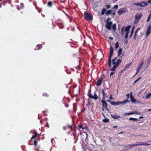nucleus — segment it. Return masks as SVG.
Segmentation results:
<instances>
[{
    "label": "nucleus",
    "mask_w": 151,
    "mask_h": 151,
    "mask_svg": "<svg viewBox=\"0 0 151 151\" xmlns=\"http://www.w3.org/2000/svg\"><path fill=\"white\" fill-rule=\"evenodd\" d=\"M117 57H115L112 60V64L114 65V66L113 68L111 69V71H115L121 62L122 60L119 59L117 60Z\"/></svg>",
    "instance_id": "f257e3e1"
},
{
    "label": "nucleus",
    "mask_w": 151,
    "mask_h": 151,
    "mask_svg": "<svg viewBox=\"0 0 151 151\" xmlns=\"http://www.w3.org/2000/svg\"><path fill=\"white\" fill-rule=\"evenodd\" d=\"M131 26H128L123 31L124 28H122L121 29L122 33V35L125 34V39H127L128 37V34L129 32V29L130 28Z\"/></svg>",
    "instance_id": "f03ea898"
},
{
    "label": "nucleus",
    "mask_w": 151,
    "mask_h": 151,
    "mask_svg": "<svg viewBox=\"0 0 151 151\" xmlns=\"http://www.w3.org/2000/svg\"><path fill=\"white\" fill-rule=\"evenodd\" d=\"M85 19L87 21H90L92 19L93 17L91 14L87 12L84 13Z\"/></svg>",
    "instance_id": "7ed1b4c3"
},
{
    "label": "nucleus",
    "mask_w": 151,
    "mask_h": 151,
    "mask_svg": "<svg viewBox=\"0 0 151 151\" xmlns=\"http://www.w3.org/2000/svg\"><path fill=\"white\" fill-rule=\"evenodd\" d=\"M142 15L141 13L137 14L135 16V19L136 20L135 21V23L137 22L140 19L141 17L142 16Z\"/></svg>",
    "instance_id": "20e7f679"
},
{
    "label": "nucleus",
    "mask_w": 151,
    "mask_h": 151,
    "mask_svg": "<svg viewBox=\"0 0 151 151\" xmlns=\"http://www.w3.org/2000/svg\"><path fill=\"white\" fill-rule=\"evenodd\" d=\"M112 24V22H106V27L108 30H110L111 29V26Z\"/></svg>",
    "instance_id": "39448f33"
},
{
    "label": "nucleus",
    "mask_w": 151,
    "mask_h": 151,
    "mask_svg": "<svg viewBox=\"0 0 151 151\" xmlns=\"http://www.w3.org/2000/svg\"><path fill=\"white\" fill-rule=\"evenodd\" d=\"M88 96L90 98H92L95 100H97L98 98V96L96 93H94L93 96H92L91 94L90 93L88 94Z\"/></svg>",
    "instance_id": "423d86ee"
},
{
    "label": "nucleus",
    "mask_w": 151,
    "mask_h": 151,
    "mask_svg": "<svg viewBox=\"0 0 151 151\" xmlns=\"http://www.w3.org/2000/svg\"><path fill=\"white\" fill-rule=\"evenodd\" d=\"M151 31V25H149L148 26L147 29V31L146 32V37L150 34V32Z\"/></svg>",
    "instance_id": "0eeeda50"
},
{
    "label": "nucleus",
    "mask_w": 151,
    "mask_h": 151,
    "mask_svg": "<svg viewBox=\"0 0 151 151\" xmlns=\"http://www.w3.org/2000/svg\"><path fill=\"white\" fill-rule=\"evenodd\" d=\"M126 9L125 8H122L118 10V12L119 15H122L125 13L126 12Z\"/></svg>",
    "instance_id": "6e6552de"
},
{
    "label": "nucleus",
    "mask_w": 151,
    "mask_h": 151,
    "mask_svg": "<svg viewBox=\"0 0 151 151\" xmlns=\"http://www.w3.org/2000/svg\"><path fill=\"white\" fill-rule=\"evenodd\" d=\"M140 7H144L147 6L148 5V4L147 3V2H146L145 1H143L140 2Z\"/></svg>",
    "instance_id": "1a4fd4ad"
},
{
    "label": "nucleus",
    "mask_w": 151,
    "mask_h": 151,
    "mask_svg": "<svg viewBox=\"0 0 151 151\" xmlns=\"http://www.w3.org/2000/svg\"><path fill=\"white\" fill-rule=\"evenodd\" d=\"M122 49L121 48H119L118 50L117 56L119 57L120 58H122V56H124V54H122V56H121V55L122 54Z\"/></svg>",
    "instance_id": "9d476101"
},
{
    "label": "nucleus",
    "mask_w": 151,
    "mask_h": 151,
    "mask_svg": "<svg viewBox=\"0 0 151 151\" xmlns=\"http://www.w3.org/2000/svg\"><path fill=\"white\" fill-rule=\"evenodd\" d=\"M113 55L110 54L109 57L108 66L110 67L111 66V58Z\"/></svg>",
    "instance_id": "9b49d317"
},
{
    "label": "nucleus",
    "mask_w": 151,
    "mask_h": 151,
    "mask_svg": "<svg viewBox=\"0 0 151 151\" xmlns=\"http://www.w3.org/2000/svg\"><path fill=\"white\" fill-rule=\"evenodd\" d=\"M107 90L106 89H104L103 90V91H102V93H103V98H102V100H105V97L106 96V91Z\"/></svg>",
    "instance_id": "f8f14e48"
},
{
    "label": "nucleus",
    "mask_w": 151,
    "mask_h": 151,
    "mask_svg": "<svg viewBox=\"0 0 151 151\" xmlns=\"http://www.w3.org/2000/svg\"><path fill=\"white\" fill-rule=\"evenodd\" d=\"M111 116L114 119H117L121 117L120 116L114 114H111Z\"/></svg>",
    "instance_id": "ddd939ff"
},
{
    "label": "nucleus",
    "mask_w": 151,
    "mask_h": 151,
    "mask_svg": "<svg viewBox=\"0 0 151 151\" xmlns=\"http://www.w3.org/2000/svg\"><path fill=\"white\" fill-rule=\"evenodd\" d=\"M102 78H100V79H99L98 80L97 82L96 83L97 86H99L101 84V82H102Z\"/></svg>",
    "instance_id": "4468645a"
},
{
    "label": "nucleus",
    "mask_w": 151,
    "mask_h": 151,
    "mask_svg": "<svg viewBox=\"0 0 151 151\" xmlns=\"http://www.w3.org/2000/svg\"><path fill=\"white\" fill-rule=\"evenodd\" d=\"M144 63L142 61L141 63H140L139 65L138 66L137 69V70L138 71V70H140L141 68L142 67V66H143V65Z\"/></svg>",
    "instance_id": "2eb2a0df"
},
{
    "label": "nucleus",
    "mask_w": 151,
    "mask_h": 151,
    "mask_svg": "<svg viewBox=\"0 0 151 151\" xmlns=\"http://www.w3.org/2000/svg\"><path fill=\"white\" fill-rule=\"evenodd\" d=\"M101 102L103 103V107H106L107 106V104L106 103V102L104 100H102V101Z\"/></svg>",
    "instance_id": "dca6fc26"
},
{
    "label": "nucleus",
    "mask_w": 151,
    "mask_h": 151,
    "mask_svg": "<svg viewBox=\"0 0 151 151\" xmlns=\"http://www.w3.org/2000/svg\"><path fill=\"white\" fill-rule=\"evenodd\" d=\"M114 53V48L112 46H110V54L113 55Z\"/></svg>",
    "instance_id": "f3484780"
},
{
    "label": "nucleus",
    "mask_w": 151,
    "mask_h": 151,
    "mask_svg": "<svg viewBox=\"0 0 151 151\" xmlns=\"http://www.w3.org/2000/svg\"><path fill=\"white\" fill-rule=\"evenodd\" d=\"M131 101L133 103H134L137 101L134 98L133 96H130Z\"/></svg>",
    "instance_id": "a211bd4d"
},
{
    "label": "nucleus",
    "mask_w": 151,
    "mask_h": 151,
    "mask_svg": "<svg viewBox=\"0 0 151 151\" xmlns=\"http://www.w3.org/2000/svg\"><path fill=\"white\" fill-rule=\"evenodd\" d=\"M111 104L113 105H116L120 104V102L118 101L117 102H114V101H112L111 102Z\"/></svg>",
    "instance_id": "6ab92c4d"
},
{
    "label": "nucleus",
    "mask_w": 151,
    "mask_h": 151,
    "mask_svg": "<svg viewBox=\"0 0 151 151\" xmlns=\"http://www.w3.org/2000/svg\"><path fill=\"white\" fill-rule=\"evenodd\" d=\"M129 101L128 99H126L122 102H120V104H125L127 102H129Z\"/></svg>",
    "instance_id": "aec40b11"
},
{
    "label": "nucleus",
    "mask_w": 151,
    "mask_h": 151,
    "mask_svg": "<svg viewBox=\"0 0 151 151\" xmlns=\"http://www.w3.org/2000/svg\"><path fill=\"white\" fill-rule=\"evenodd\" d=\"M119 47V44L118 42H117L115 44V49L116 50Z\"/></svg>",
    "instance_id": "412c9836"
},
{
    "label": "nucleus",
    "mask_w": 151,
    "mask_h": 151,
    "mask_svg": "<svg viewBox=\"0 0 151 151\" xmlns=\"http://www.w3.org/2000/svg\"><path fill=\"white\" fill-rule=\"evenodd\" d=\"M132 64V63H130L129 64H127L125 67V69H127L129 68V66L131 65Z\"/></svg>",
    "instance_id": "4be33fe9"
},
{
    "label": "nucleus",
    "mask_w": 151,
    "mask_h": 151,
    "mask_svg": "<svg viewBox=\"0 0 151 151\" xmlns=\"http://www.w3.org/2000/svg\"><path fill=\"white\" fill-rule=\"evenodd\" d=\"M112 29L114 31H115L116 29V24H114L112 25Z\"/></svg>",
    "instance_id": "5701e85b"
},
{
    "label": "nucleus",
    "mask_w": 151,
    "mask_h": 151,
    "mask_svg": "<svg viewBox=\"0 0 151 151\" xmlns=\"http://www.w3.org/2000/svg\"><path fill=\"white\" fill-rule=\"evenodd\" d=\"M103 122H109V120L108 119L106 118L103 120Z\"/></svg>",
    "instance_id": "b1692460"
},
{
    "label": "nucleus",
    "mask_w": 151,
    "mask_h": 151,
    "mask_svg": "<svg viewBox=\"0 0 151 151\" xmlns=\"http://www.w3.org/2000/svg\"><path fill=\"white\" fill-rule=\"evenodd\" d=\"M129 119L131 120H132V121H137L138 120V119H136V118H132V117L130 118H129Z\"/></svg>",
    "instance_id": "393cba45"
},
{
    "label": "nucleus",
    "mask_w": 151,
    "mask_h": 151,
    "mask_svg": "<svg viewBox=\"0 0 151 151\" xmlns=\"http://www.w3.org/2000/svg\"><path fill=\"white\" fill-rule=\"evenodd\" d=\"M129 147H135L137 146H139V144H132V145H129Z\"/></svg>",
    "instance_id": "a878e982"
},
{
    "label": "nucleus",
    "mask_w": 151,
    "mask_h": 151,
    "mask_svg": "<svg viewBox=\"0 0 151 151\" xmlns=\"http://www.w3.org/2000/svg\"><path fill=\"white\" fill-rule=\"evenodd\" d=\"M150 144L148 143H139V145H145L148 146L150 145Z\"/></svg>",
    "instance_id": "bb28decb"
},
{
    "label": "nucleus",
    "mask_w": 151,
    "mask_h": 151,
    "mask_svg": "<svg viewBox=\"0 0 151 151\" xmlns=\"http://www.w3.org/2000/svg\"><path fill=\"white\" fill-rule=\"evenodd\" d=\"M37 136V132H35V134L33 135L32 136V137H31V139H33L35 138Z\"/></svg>",
    "instance_id": "cd10ccee"
},
{
    "label": "nucleus",
    "mask_w": 151,
    "mask_h": 151,
    "mask_svg": "<svg viewBox=\"0 0 151 151\" xmlns=\"http://www.w3.org/2000/svg\"><path fill=\"white\" fill-rule=\"evenodd\" d=\"M106 11V9H103L102 10V12H101V14L102 15H103L105 13V12Z\"/></svg>",
    "instance_id": "c85d7f7f"
},
{
    "label": "nucleus",
    "mask_w": 151,
    "mask_h": 151,
    "mask_svg": "<svg viewBox=\"0 0 151 151\" xmlns=\"http://www.w3.org/2000/svg\"><path fill=\"white\" fill-rule=\"evenodd\" d=\"M47 5L49 7L52 6V2L51 1H49L47 4Z\"/></svg>",
    "instance_id": "c756f323"
},
{
    "label": "nucleus",
    "mask_w": 151,
    "mask_h": 151,
    "mask_svg": "<svg viewBox=\"0 0 151 151\" xmlns=\"http://www.w3.org/2000/svg\"><path fill=\"white\" fill-rule=\"evenodd\" d=\"M151 96V93L147 94L145 96V97L147 99H148Z\"/></svg>",
    "instance_id": "7c9ffc66"
},
{
    "label": "nucleus",
    "mask_w": 151,
    "mask_h": 151,
    "mask_svg": "<svg viewBox=\"0 0 151 151\" xmlns=\"http://www.w3.org/2000/svg\"><path fill=\"white\" fill-rule=\"evenodd\" d=\"M111 10H108L106 13V15L109 14H111Z\"/></svg>",
    "instance_id": "2f4dec72"
},
{
    "label": "nucleus",
    "mask_w": 151,
    "mask_h": 151,
    "mask_svg": "<svg viewBox=\"0 0 151 151\" xmlns=\"http://www.w3.org/2000/svg\"><path fill=\"white\" fill-rule=\"evenodd\" d=\"M139 28H138L137 29V30H136L135 32V34H134V39H135V38H136V37L137 36V31L139 30Z\"/></svg>",
    "instance_id": "473e14b6"
},
{
    "label": "nucleus",
    "mask_w": 151,
    "mask_h": 151,
    "mask_svg": "<svg viewBox=\"0 0 151 151\" xmlns=\"http://www.w3.org/2000/svg\"><path fill=\"white\" fill-rule=\"evenodd\" d=\"M134 4L137 6H139V7H140V3H134Z\"/></svg>",
    "instance_id": "72a5a7b5"
},
{
    "label": "nucleus",
    "mask_w": 151,
    "mask_h": 151,
    "mask_svg": "<svg viewBox=\"0 0 151 151\" xmlns=\"http://www.w3.org/2000/svg\"><path fill=\"white\" fill-rule=\"evenodd\" d=\"M135 28V27L134 26H133V27H132V31H131V35L130 36V37H131L133 33V32H134V28Z\"/></svg>",
    "instance_id": "f704fd0d"
},
{
    "label": "nucleus",
    "mask_w": 151,
    "mask_h": 151,
    "mask_svg": "<svg viewBox=\"0 0 151 151\" xmlns=\"http://www.w3.org/2000/svg\"><path fill=\"white\" fill-rule=\"evenodd\" d=\"M40 45H37L35 48V50H37L40 49Z\"/></svg>",
    "instance_id": "c9c22d12"
},
{
    "label": "nucleus",
    "mask_w": 151,
    "mask_h": 151,
    "mask_svg": "<svg viewBox=\"0 0 151 151\" xmlns=\"http://www.w3.org/2000/svg\"><path fill=\"white\" fill-rule=\"evenodd\" d=\"M151 17V14H150V15H149V16L147 18V22H148L150 20Z\"/></svg>",
    "instance_id": "e433bc0d"
},
{
    "label": "nucleus",
    "mask_w": 151,
    "mask_h": 151,
    "mask_svg": "<svg viewBox=\"0 0 151 151\" xmlns=\"http://www.w3.org/2000/svg\"><path fill=\"white\" fill-rule=\"evenodd\" d=\"M141 78V77H140L138 79H137L134 81V83H136Z\"/></svg>",
    "instance_id": "4c0bfd02"
},
{
    "label": "nucleus",
    "mask_w": 151,
    "mask_h": 151,
    "mask_svg": "<svg viewBox=\"0 0 151 151\" xmlns=\"http://www.w3.org/2000/svg\"><path fill=\"white\" fill-rule=\"evenodd\" d=\"M131 112L128 113H125L124 114V115L127 116L128 115H131Z\"/></svg>",
    "instance_id": "58836bf2"
},
{
    "label": "nucleus",
    "mask_w": 151,
    "mask_h": 151,
    "mask_svg": "<svg viewBox=\"0 0 151 151\" xmlns=\"http://www.w3.org/2000/svg\"><path fill=\"white\" fill-rule=\"evenodd\" d=\"M118 7V5H116L114 6L113 8L115 9H117Z\"/></svg>",
    "instance_id": "ea45409f"
},
{
    "label": "nucleus",
    "mask_w": 151,
    "mask_h": 151,
    "mask_svg": "<svg viewBox=\"0 0 151 151\" xmlns=\"http://www.w3.org/2000/svg\"><path fill=\"white\" fill-rule=\"evenodd\" d=\"M110 5H107L106 6V7L107 9H108L110 8Z\"/></svg>",
    "instance_id": "a19ab883"
},
{
    "label": "nucleus",
    "mask_w": 151,
    "mask_h": 151,
    "mask_svg": "<svg viewBox=\"0 0 151 151\" xmlns=\"http://www.w3.org/2000/svg\"><path fill=\"white\" fill-rule=\"evenodd\" d=\"M126 96L127 97V99L128 100L129 97V94H128L126 95Z\"/></svg>",
    "instance_id": "79ce46f5"
},
{
    "label": "nucleus",
    "mask_w": 151,
    "mask_h": 151,
    "mask_svg": "<svg viewBox=\"0 0 151 151\" xmlns=\"http://www.w3.org/2000/svg\"><path fill=\"white\" fill-rule=\"evenodd\" d=\"M147 2L148 3L151 4V0H148Z\"/></svg>",
    "instance_id": "37998d69"
},
{
    "label": "nucleus",
    "mask_w": 151,
    "mask_h": 151,
    "mask_svg": "<svg viewBox=\"0 0 151 151\" xmlns=\"http://www.w3.org/2000/svg\"><path fill=\"white\" fill-rule=\"evenodd\" d=\"M131 114H135V111H133L132 112H131Z\"/></svg>",
    "instance_id": "c03bdc74"
},
{
    "label": "nucleus",
    "mask_w": 151,
    "mask_h": 151,
    "mask_svg": "<svg viewBox=\"0 0 151 151\" xmlns=\"http://www.w3.org/2000/svg\"><path fill=\"white\" fill-rule=\"evenodd\" d=\"M114 73V72H112L110 74V76H112V75H113Z\"/></svg>",
    "instance_id": "a18cd8bd"
},
{
    "label": "nucleus",
    "mask_w": 151,
    "mask_h": 151,
    "mask_svg": "<svg viewBox=\"0 0 151 151\" xmlns=\"http://www.w3.org/2000/svg\"><path fill=\"white\" fill-rule=\"evenodd\" d=\"M21 6L22 7V8L24 6V4L23 3H21Z\"/></svg>",
    "instance_id": "49530a36"
},
{
    "label": "nucleus",
    "mask_w": 151,
    "mask_h": 151,
    "mask_svg": "<svg viewBox=\"0 0 151 151\" xmlns=\"http://www.w3.org/2000/svg\"><path fill=\"white\" fill-rule=\"evenodd\" d=\"M110 99H113V98L112 97L111 95L110 96L109 98Z\"/></svg>",
    "instance_id": "de8ad7c7"
},
{
    "label": "nucleus",
    "mask_w": 151,
    "mask_h": 151,
    "mask_svg": "<svg viewBox=\"0 0 151 151\" xmlns=\"http://www.w3.org/2000/svg\"><path fill=\"white\" fill-rule=\"evenodd\" d=\"M106 101H107V102H110V103H111V102H112V101H110V100H107Z\"/></svg>",
    "instance_id": "09e8293b"
},
{
    "label": "nucleus",
    "mask_w": 151,
    "mask_h": 151,
    "mask_svg": "<svg viewBox=\"0 0 151 151\" xmlns=\"http://www.w3.org/2000/svg\"><path fill=\"white\" fill-rule=\"evenodd\" d=\"M139 70H138V71L137 70V72H136V73L135 74V75L137 74L138 73V72H139Z\"/></svg>",
    "instance_id": "8fccbe9b"
},
{
    "label": "nucleus",
    "mask_w": 151,
    "mask_h": 151,
    "mask_svg": "<svg viewBox=\"0 0 151 151\" xmlns=\"http://www.w3.org/2000/svg\"><path fill=\"white\" fill-rule=\"evenodd\" d=\"M37 144V142L36 141H35L34 142V145H36Z\"/></svg>",
    "instance_id": "3c124183"
},
{
    "label": "nucleus",
    "mask_w": 151,
    "mask_h": 151,
    "mask_svg": "<svg viewBox=\"0 0 151 151\" xmlns=\"http://www.w3.org/2000/svg\"><path fill=\"white\" fill-rule=\"evenodd\" d=\"M130 96H133L132 92H130Z\"/></svg>",
    "instance_id": "603ef678"
},
{
    "label": "nucleus",
    "mask_w": 151,
    "mask_h": 151,
    "mask_svg": "<svg viewBox=\"0 0 151 151\" xmlns=\"http://www.w3.org/2000/svg\"><path fill=\"white\" fill-rule=\"evenodd\" d=\"M144 117L142 116H140L139 117V119H142Z\"/></svg>",
    "instance_id": "864d4df0"
},
{
    "label": "nucleus",
    "mask_w": 151,
    "mask_h": 151,
    "mask_svg": "<svg viewBox=\"0 0 151 151\" xmlns=\"http://www.w3.org/2000/svg\"><path fill=\"white\" fill-rule=\"evenodd\" d=\"M135 114H139V113H138V112L137 111H135Z\"/></svg>",
    "instance_id": "5fc2aeb1"
},
{
    "label": "nucleus",
    "mask_w": 151,
    "mask_h": 151,
    "mask_svg": "<svg viewBox=\"0 0 151 151\" xmlns=\"http://www.w3.org/2000/svg\"><path fill=\"white\" fill-rule=\"evenodd\" d=\"M105 109L107 110V111H109V109L108 108H107V106L105 107Z\"/></svg>",
    "instance_id": "6e6d98bb"
},
{
    "label": "nucleus",
    "mask_w": 151,
    "mask_h": 151,
    "mask_svg": "<svg viewBox=\"0 0 151 151\" xmlns=\"http://www.w3.org/2000/svg\"><path fill=\"white\" fill-rule=\"evenodd\" d=\"M118 127V126H113V128H116Z\"/></svg>",
    "instance_id": "4d7b16f0"
},
{
    "label": "nucleus",
    "mask_w": 151,
    "mask_h": 151,
    "mask_svg": "<svg viewBox=\"0 0 151 151\" xmlns=\"http://www.w3.org/2000/svg\"><path fill=\"white\" fill-rule=\"evenodd\" d=\"M71 127H72V126H71V125L69 126H68V127H69V128H71Z\"/></svg>",
    "instance_id": "13d9d810"
},
{
    "label": "nucleus",
    "mask_w": 151,
    "mask_h": 151,
    "mask_svg": "<svg viewBox=\"0 0 151 151\" xmlns=\"http://www.w3.org/2000/svg\"><path fill=\"white\" fill-rule=\"evenodd\" d=\"M45 95H47L45 93H44L43 94V96H45Z\"/></svg>",
    "instance_id": "bf43d9fd"
},
{
    "label": "nucleus",
    "mask_w": 151,
    "mask_h": 151,
    "mask_svg": "<svg viewBox=\"0 0 151 151\" xmlns=\"http://www.w3.org/2000/svg\"><path fill=\"white\" fill-rule=\"evenodd\" d=\"M104 107H103V108L102 109V110L104 111Z\"/></svg>",
    "instance_id": "052dcab7"
},
{
    "label": "nucleus",
    "mask_w": 151,
    "mask_h": 151,
    "mask_svg": "<svg viewBox=\"0 0 151 151\" xmlns=\"http://www.w3.org/2000/svg\"><path fill=\"white\" fill-rule=\"evenodd\" d=\"M149 12L150 13V14H151V9L149 11Z\"/></svg>",
    "instance_id": "680f3d73"
},
{
    "label": "nucleus",
    "mask_w": 151,
    "mask_h": 151,
    "mask_svg": "<svg viewBox=\"0 0 151 151\" xmlns=\"http://www.w3.org/2000/svg\"><path fill=\"white\" fill-rule=\"evenodd\" d=\"M110 39L111 40H113V38L111 37H110Z\"/></svg>",
    "instance_id": "e2e57ef3"
},
{
    "label": "nucleus",
    "mask_w": 151,
    "mask_h": 151,
    "mask_svg": "<svg viewBox=\"0 0 151 151\" xmlns=\"http://www.w3.org/2000/svg\"><path fill=\"white\" fill-rule=\"evenodd\" d=\"M151 111V109H148V111Z\"/></svg>",
    "instance_id": "0e129e2a"
},
{
    "label": "nucleus",
    "mask_w": 151,
    "mask_h": 151,
    "mask_svg": "<svg viewBox=\"0 0 151 151\" xmlns=\"http://www.w3.org/2000/svg\"><path fill=\"white\" fill-rule=\"evenodd\" d=\"M123 133V132H121L120 133H119V134H122Z\"/></svg>",
    "instance_id": "69168bd1"
},
{
    "label": "nucleus",
    "mask_w": 151,
    "mask_h": 151,
    "mask_svg": "<svg viewBox=\"0 0 151 151\" xmlns=\"http://www.w3.org/2000/svg\"><path fill=\"white\" fill-rule=\"evenodd\" d=\"M113 14L114 15H115V12L114 13H113Z\"/></svg>",
    "instance_id": "338daca9"
},
{
    "label": "nucleus",
    "mask_w": 151,
    "mask_h": 151,
    "mask_svg": "<svg viewBox=\"0 0 151 151\" xmlns=\"http://www.w3.org/2000/svg\"><path fill=\"white\" fill-rule=\"evenodd\" d=\"M102 115H103V116H105V115H104V113H102Z\"/></svg>",
    "instance_id": "774afa93"
}]
</instances>
